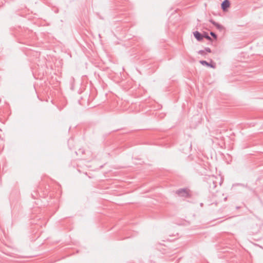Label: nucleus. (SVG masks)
Returning <instances> with one entry per match:
<instances>
[{
    "instance_id": "f257e3e1",
    "label": "nucleus",
    "mask_w": 263,
    "mask_h": 263,
    "mask_svg": "<svg viewBox=\"0 0 263 263\" xmlns=\"http://www.w3.org/2000/svg\"><path fill=\"white\" fill-rule=\"evenodd\" d=\"M176 194L180 197L185 198H190L191 197L190 190L187 189H179L176 191Z\"/></svg>"
},
{
    "instance_id": "0eeeda50",
    "label": "nucleus",
    "mask_w": 263,
    "mask_h": 263,
    "mask_svg": "<svg viewBox=\"0 0 263 263\" xmlns=\"http://www.w3.org/2000/svg\"><path fill=\"white\" fill-rule=\"evenodd\" d=\"M202 35H203L202 39L204 37V38H205L206 40H208L209 41H212V39L211 38V37H210L209 36V35L208 32H204L202 34Z\"/></svg>"
},
{
    "instance_id": "1a4fd4ad",
    "label": "nucleus",
    "mask_w": 263,
    "mask_h": 263,
    "mask_svg": "<svg viewBox=\"0 0 263 263\" xmlns=\"http://www.w3.org/2000/svg\"><path fill=\"white\" fill-rule=\"evenodd\" d=\"M198 53L201 55H204L205 54V52L204 50H200L198 51Z\"/></svg>"
},
{
    "instance_id": "7ed1b4c3",
    "label": "nucleus",
    "mask_w": 263,
    "mask_h": 263,
    "mask_svg": "<svg viewBox=\"0 0 263 263\" xmlns=\"http://www.w3.org/2000/svg\"><path fill=\"white\" fill-rule=\"evenodd\" d=\"M230 6V3L229 0H224L221 4V9L223 11H226Z\"/></svg>"
},
{
    "instance_id": "f03ea898",
    "label": "nucleus",
    "mask_w": 263,
    "mask_h": 263,
    "mask_svg": "<svg viewBox=\"0 0 263 263\" xmlns=\"http://www.w3.org/2000/svg\"><path fill=\"white\" fill-rule=\"evenodd\" d=\"M208 183L209 185L210 190L211 191L214 190L217 184L216 178L214 176L209 177L208 179Z\"/></svg>"
},
{
    "instance_id": "20e7f679",
    "label": "nucleus",
    "mask_w": 263,
    "mask_h": 263,
    "mask_svg": "<svg viewBox=\"0 0 263 263\" xmlns=\"http://www.w3.org/2000/svg\"><path fill=\"white\" fill-rule=\"evenodd\" d=\"M193 34L195 39L198 41H201L202 40V34H201L200 32H199L198 31H196L193 32Z\"/></svg>"
},
{
    "instance_id": "39448f33",
    "label": "nucleus",
    "mask_w": 263,
    "mask_h": 263,
    "mask_svg": "<svg viewBox=\"0 0 263 263\" xmlns=\"http://www.w3.org/2000/svg\"><path fill=\"white\" fill-rule=\"evenodd\" d=\"M209 22L211 23H212L214 26H215L218 30H221L223 28V26L217 23L212 19L210 20Z\"/></svg>"
},
{
    "instance_id": "423d86ee",
    "label": "nucleus",
    "mask_w": 263,
    "mask_h": 263,
    "mask_svg": "<svg viewBox=\"0 0 263 263\" xmlns=\"http://www.w3.org/2000/svg\"><path fill=\"white\" fill-rule=\"evenodd\" d=\"M199 63L204 66H210L211 67H214V66L212 64L208 63L206 61L201 60V61H200Z\"/></svg>"
},
{
    "instance_id": "9d476101",
    "label": "nucleus",
    "mask_w": 263,
    "mask_h": 263,
    "mask_svg": "<svg viewBox=\"0 0 263 263\" xmlns=\"http://www.w3.org/2000/svg\"><path fill=\"white\" fill-rule=\"evenodd\" d=\"M204 51H205H205H206V52H209V53H210V52H211V49H210V48H209V47H205V48H204Z\"/></svg>"
},
{
    "instance_id": "6e6552de",
    "label": "nucleus",
    "mask_w": 263,
    "mask_h": 263,
    "mask_svg": "<svg viewBox=\"0 0 263 263\" xmlns=\"http://www.w3.org/2000/svg\"><path fill=\"white\" fill-rule=\"evenodd\" d=\"M210 34L211 35V36L215 40H217V34L214 33V32H210Z\"/></svg>"
}]
</instances>
